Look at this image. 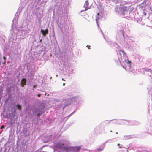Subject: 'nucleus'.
Segmentation results:
<instances>
[{"label":"nucleus","mask_w":152,"mask_h":152,"mask_svg":"<svg viewBox=\"0 0 152 152\" xmlns=\"http://www.w3.org/2000/svg\"><path fill=\"white\" fill-rule=\"evenodd\" d=\"M61 146V147L62 148V149L66 151V152H78L79 150L80 149V147H62L63 145V144H62Z\"/></svg>","instance_id":"f257e3e1"},{"label":"nucleus","mask_w":152,"mask_h":152,"mask_svg":"<svg viewBox=\"0 0 152 152\" xmlns=\"http://www.w3.org/2000/svg\"><path fill=\"white\" fill-rule=\"evenodd\" d=\"M126 56L124 52L121 50H119V55H118V59L120 62H124L126 61Z\"/></svg>","instance_id":"f03ea898"},{"label":"nucleus","mask_w":152,"mask_h":152,"mask_svg":"<svg viewBox=\"0 0 152 152\" xmlns=\"http://www.w3.org/2000/svg\"><path fill=\"white\" fill-rule=\"evenodd\" d=\"M84 7L85 8V11H86L90 8V6L88 1H86V2L84 4Z\"/></svg>","instance_id":"7ed1b4c3"},{"label":"nucleus","mask_w":152,"mask_h":152,"mask_svg":"<svg viewBox=\"0 0 152 152\" xmlns=\"http://www.w3.org/2000/svg\"><path fill=\"white\" fill-rule=\"evenodd\" d=\"M41 32L42 34L44 36H46L48 33V30L47 29L44 30L43 29H42L41 30Z\"/></svg>","instance_id":"20e7f679"},{"label":"nucleus","mask_w":152,"mask_h":152,"mask_svg":"<svg viewBox=\"0 0 152 152\" xmlns=\"http://www.w3.org/2000/svg\"><path fill=\"white\" fill-rule=\"evenodd\" d=\"M67 101L68 102L66 103L65 104L63 108V109L66 106H68L71 104L72 102V100L71 99H69Z\"/></svg>","instance_id":"39448f33"},{"label":"nucleus","mask_w":152,"mask_h":152,"mask_svg":"<svg viewBox=\"0 0 152 152\" xmlns=\"http://www.w3.org/2000/svg\"><path fill=\"white\" fill-rule=\"evenodd\" d=\"M26 80L25 78H23L21 81V86L23 87L26 84Z\"/></svg>","instance_id":"423d86ee"},{"label":"nucleus","mask_w":152,"mask_h":152,"mask_svg":"<svg viewBox=\"0 0 152 152\" xmlns=\"http://www.w3.org/2000/svg\"><path fill=\"white\" fill-rule=\"evenodd\" d=\"M103 149V147L101 146L99 147L98 148H97V150L98 151H100L102 150Z\"/></svg>","instance_id":"0eeeda50"},{"label":"nucleus","mask_w":152,"mask_h":152,"mask_svg":"<svg viewBox=\"0 0 152 152\" xmlns=\"http://www.w3.org/2000/svg\"><path fill=\"white\" fill-rule=\"evenodd\" d=\"M148 134L151 136H152V130L148 132Z\"/></svg>","instance_id":"6e6552de"},{"label":"nucleus","mask_w":152,"mask_h":152,"mask_svg":"<svg viewBox=\"0 0 152 152\" xmlns=\"http://www.w3.org/2000/svg\"><path fill=\"white\" fill-rule=\"evenodd\" d=\"M17 107L18 109L20 110H21V106L19 104H18L17 106Z\"/></svg>","instance_id":"1a4fd4ad"},{"label":"nucleus","mask_w":152,"mask_h":152,"mask_svg":"<svg viewBox=\"0 0 152 152\" xmlns=\"http://www.w3.org/2000/svg\"><path fill=\"white\" fill-rule=\"evenodd\" d=\"M87 47H88V49H90V45H88L87 46Z\"/></svg>","instance_id":"9d476101"},{"label":"nucleus","mask_w":152,"mask_h":152,"mask_svg":"<svg viewBox=\"0 0 152 152\" xmlns=\"http://www.w3.org/2000/svg\"><path fill=\"white\" fill-rule=\"evenodd\" d=\"M42 114H40V113H38V114H37V116H39L41 115Z\"/></svg>","instance_id":"9b49d317"},{"label":"nucleus","mask_w":152,"mask_h":152,"mask_svg":"<svg viewBox=\"0 0 152 152\" xmlns=\"http://www.w3.org/2000/svg\"><path fill=\"white\" fill-rule=\"evenodd\" d=\"M4 128V125H3L1 127V129H2L3 128Z\"/></svg>","instance_id":"f8f14e48"},{"label":"nucleus","mask_w":152,"mask_h":152,"mask_svg":"<svg viewBox=\"0 0 152 152\" xmlns=\"http://www.w3.org/2000/svg\"><path fill=\"white\" fill-rule=\"evenodd\" d=\"M120 144L119 143H118L117 144V145L118 146H119V148H121V146H120Z\"/></svg>","instance_id":"ddd939ff"},{"label":"nucleus","mask_w":152,"mask_h":152,"mask_svg":"<svg viewBox=\"0 0 152 152\" xmlns=\"http://www.w3.org/2000/svg\"><path fill=\"white\" fill-rule=\"evenodd\" d=\"M41 96V94H38L37 95V96L38 97H40Z\"/></svg>","instance_id":"4468645a"},{"label":"nucleus","mask_w":152,"mask_h":152,"mask_svg":"<svg viewBox=\"0 0 152 152\" xmlns=\"http://www.w3.org/2000/svg\"><path fill=\"white\" fill-rule=\"evenodd\" d=\"M131 63V61H128V62H127V63H128L129 64H130Z\"/></svg>","instance_id":"2eb2a0df"},{"label":"nucleus","mask_w":152,"mask_h":152,"mask_svg":"<svg viewBox=\"0 0 152 152\" xmlns=\"http://www.w3.org/2000/svg\"><path fill=\"white\" fill-rule=\"evenodd\" d=\"M6 58L5 57V56H4V57H3V59H4V60H5Z\"/></svg>","instance_id":"dca6fc26"},{"label":"nucleus","mask_w":152,"mask_h":152,"mask_svg":"<svg viewBox=\"0 0 152 152\" xmlns=\"http://www.w3.org/2000/svg\"><path fill=\"white\" fill-rule=\"evenodd\" d=\"M36 87V86H33V87L34 88H35Z\"/></svg>","instance_id":"f3484780"},{"label":"nucleus","mask_w":152,"mask_h":152,"mask_svg":"<svg viewBox=\"0 0 152 152\" xmlns=\"http://www.w3.org/2000/svg\"><path fill=\"white\" fill-rule=\"evenodd\" d=\"M65 83H63V86H65Z\"/></svg>","instance_id":"a211bd4d"},{"label":"nucleus","mask_w":152,"mask_h":152,"mask_svg":"<svg viewBox=\"0 0 152 152\" xmlns=\"http://www.w3.org/2000/svg\"><path fill=\"white\" fill-rule=\"evenodd\" d=\"M62 80H63V81H65V80L63 78H62Z\"/></svg>","instance_id":"6ab92c4d"},{"label":"nucleus","mask_w":152,"mask_h":152,"mask_svg":"<svg viewBox=\"0 0 152 152\" xmlns=\"http://www.w3.org/2000/svg\"><path fill=\"white\" fill-rule=\"evenodd\" d=\"M123 68H124L126 70V68L124 67V66H123Z\"/></svg>","instance_id":"aec40b11"},{"label":"nucleus","mask_w":152,"mask_h":152,"mask_svg":"<svg viewBox=\"0 0 152 152\" xmlns=\"http://www.w3.org/2000/svg\"><path fill=\"white\" fill-rule=\"evenodd\" d=\"M99 13H97V15H99Z\"/></svg>","instance_id":"412c9836"},{"label":"nucleus","mask_w":152,"mask_h":152,"mask_svg":"<svg viewBox=\"0 0 152 152\" xmlns=\"http://www.w3.org/2000/svg\"><path fill=\"white\" fill-rule=\"evenodd\" d=\"M151 71V69H149L148 70V71Z\"/></svg>","instance_id":"4be33fe9"}]
</instances>
